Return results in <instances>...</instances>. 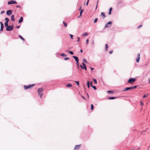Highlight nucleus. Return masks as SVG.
Wrapping results in <instances>:
<instances>
[{
    "label": "nucleus",
    "instance_id": "7",
    "mask_svg": "<svg viewBox=\"0 0 150 150\" xmlns=\"http://www.w3.org/2000/svg\"><path fill=\"white\" fill-rule=\"evenodd\" d=\"M82 64L83 66L80 65V66L81 67V68L83 69H84L85 70H86V64L83 62L82 63Z\"/></svg>",
    "mask_w": 150,
    "mask_h": 150
},
{
    "label": "nucleus",
    "instance_id": "46",
    "mask_svg": "<svg viewBox=\"0 0 150 150\" xmlns=\"http://www.w3.org/2000/svg\"><path fill=\"white\" fill-rule=\"evenodd\" d=\"M111 13V11H109L108 13V14L109 15H110Z\"/></svg>",
    "mask_w": 150,
    "mask_h": 150
},
{
    "label": "nucleus",
    "instance_id": "55",
    "mask_svg": "<svg viewBox=\"0 0 150 150\" xmlns=\"http://www.w3.org/2000/svg\"><path fill=\"white\" fill-rule=\"evenodd\" d=\"M87 85V86H88V88H90V85L89 84H88V85Z\"/></svg>",
    "mask_w": 150,
    "mask_h": 150
},
{
    "label": "nucleus",
    "instance_id": "2",
    "mask_svg": "<svg viewBox=\"0 0 150 150\" xmlns=\"http://www.w3.org/2000/svg\"><path fill=\"white\" fill-rule=\"evenodd\" d=\"M136 81V79L133 78H130L128 81L127 82L130 83L131 84H132Z\"/></svg>",
    "mask_w": 150,
    "mask_h": 150
},
{
    "label": "nucleus",
    "instance_id": "25",
    "mask_svg": "<svg viewBox=\"0 0 150 150\" xmlns=\"http://www.w3.org/2000/svg\"><path fill=\"white\" fill-rule=\"evenodd\" d=\"M5 21H6V22H8L9 21V20L8 18H5Z\"/></svg>",
    "mask_w": 150,
    "mask_h": 150
},
{
    "label": "nucleus",
    "instance_id": "19",
    "mask_svg": "<svg viewBox=\"0 0 150 150\" xmlns=\"http://www.w3.org/2000/svg\"><path fill=\"white\" fill-rule=\"evenodd\" d=\"M108 46L107 44H106L105 45V51H107L108 50Z\"/></svg>",
    "mask_w": 150,
    "mask_h": 150
},
{
    "label": "nucleus",
    "instance_id": "33",
    "mask_svg": "<svg viewBox=\"0 0 150 150\" xmlns=\"http://www.w3.org/2000/svg\"><path fill=\"white\" fill-rule=\"evenodd\" d=\"M69 36H70L71 39H73V35L71 34H69Z\"/></svg>",
    "mask_w": 150,
    "mask_h": 150
},
{
    "label": "nucleus",
    "instance_id": "62",
    "mask_svg": "<svg viewBox=\"0 0 150 150\" xmlns=\"http://www.w3.org/2000/svg\"><path fill=\"white\" fill-rule=\"evenodd\" d=\"M149 83H150V81H149Z\"/></svg>",
    "mask_w": 150,
    "mask_h": 150
},
{
    "label": "nucleus",
    "instance_id": "28",
    "mask_svg": "<svg viewBox=\"0 0 150 150\" xmlns=\"http://www.w3.org/2000/svg\"><path fill=\"white\" fill-rule=\"evenodd\" d=\"M4 25L1 26L0 28V31H2L4 28Z\"/></svg>",
    "mask_w": 150,
    "mask_h": 150
},
{
    "label": "nucleus",
    "instance_id": "37",
    "mask_svg": "<svg viewBox=\"0 0 150 150\" xmlns=\"http://www.w3.org/2000/svg\"><path fill=\"white\" fill-rule=\"evenodd\" d=\"M88 42H89V40H88V39L86 40V44H88Z\"/></svg>",
    "mask_w": 150,
    "mask_h": 150
},
{
    "label": "nucleus",
    "instance_id": "16",
    "mask_svg": "<svg viewBox=\"0 0 150 150\" xmlns=\"http://www.w3.org/2000/svg\"><path fill=\"white\" fill-rule=\"evenodd\" d=\"M101 15L102 16H103V18H105L106 17V16L105 15V13L103 12H102L101 13Z\"/></svg>",
    "mask_w": 150,
    "mask_h": 150
},
{
    "label": "nucleus",
    "instance_id": "52",
    "mask_svg": "<svg viewBox=\"0 0 150 150\" xmlns=\"http://www.w3.org/2000/svg\"><path fill=\"white\" fill-rule=\"evenodd\" d=\"M16 7L17 8H20V6H16Z\"/></svg>",
    "mask_w": 150,
    "mask_h": 150
},
{
    "label": "nucleus",
    "instance_id": "54",
    "mask_svg": "<svg viewBox=\"0 0 150 150\" xmlns=\"http://www.w3.org/2000/svg\"><path fill=\"white\" fill-rule=\"evenodd\" d=\"M94 41H93L92 42V45H94Z\"/></svg>",
    "mask_w": 150,
    "mask_h": 150
},
{
    "label": "nucleus",
    "instance_id": "11",
    "mask_svg": "<svg viewBox=\"0 0 150 150\" xmlns=\"http://www.w3.org/2000/svg\"><path fill=\"white\" fill-rule=\"evenodd\" d=\"M140 58V55L139 53H138L137 54V59H136V62H139V61Z\"/></svg>",
    "mask_w": 150,
    "mask_h": 150
},
{
    "label": "nucleus",
    "instance_id": "35",
    "mask_svg": "<svg viewBox=\"0 0 150 150\" xmlns=\"http://www.w3.org/2000/svg\"><path fill=\"white\" fill-rule=\"evenodd\" d=\"M75 82L76 83L77 85H79V81H75Z\"/></svg>",
    "mask_w": 150,
    "mask_h": 150
},
{
    "label": "nucleus",
    "instance_id": "1",
    "mask_svg": "<svg viewBox=\"0 0 150 150\" xmlns=\"http://www.w3.org/2000/svg\"><path fill=\"white\" fill-rule=\"evenodd\" d=\"M43 91V89L42 88H39L38 90V93L39 95L40 96V98H41L43 95L42 93H41Z\"/></svg>",
    "mask_w": 150,
    "mask_h": 150
},
{
    "label": "nucleus",
    "instance_id": "9",
    "mask_svg": "<svg viewBox=\"0 0 150 150\" xmlns=\"http://www.w3.org/2000/svg\"><path fill=\"white\" fill-rule=\"evenodd\" d=\"M12 13V11L11 10H9L6 11V14L8 16L11 15Z\"/></svg>",
    "mask_w": 150,
    "mask_h": 150
},
{
    "label": "nucleus",
    "instance_id": "47",
    "mask_svg": "<svg viewBox=\"0 0 150 150\" xmlns=\"http://www.w3.org/2000/svg\"><path fill=\"white\" fill-rule=\"evenodd\" d=\"M112 10V7H111L109 9V11H111Z\"/></svg>",
    "mask_w": 150,
    "mask_h": 150
},
{
    "label": "nucleus",
    "instance_id": "15",
    "mask_svg": "<svg viewBox=\"0 0 150 150\" xmlns=\"http://www.w3.org/2000/svg\"><path fill=\"white\" fill-rule=\"evenodd\" d=\"M15 16L13 15H11V20L12 21H15L14 19Z\"/></svg>",
    "mask_w": 150,
    "mask_h": 150
},
{
    "label": "nucleus",
    "instance_id": "32",
    "mask_svg": "<svg viewBox=\"0 0 150 150\" xmlns=\"http://www.w3.org/2000/svg\"><path fill=\"white\" fill-rule=\"evenodd\" d=\"M97 21H98V18H95V19L94 20V21L93 23H96L97 22Z\"/></svg>",
    "mask_w": 150,
    "mask_h": 150
},
{
    "label": "nucleus",
    "instance_id": "40",
    "mask_svg": "<svg viewBox=\"0 0 150 150\" xmlns=\"http://www.w3.org/2000/svg\"><path fill=\"white\" fill-rule=\"evenodd\" d=\"M89 0H88L87 1V2L86 3V5L88 6V3H89Z\"/></svg>",
    "mask_w": 150,
    "mask_h": 150
},
{
    "label": "nucleus",
    "instance_id": "5",
    "mask_svg": "<svg viewBox=\"0 0 150 150\" xmlns=\"http://www.w3.org/2000/svg\"><path fill=\"white\" fill-rule=\"evenodd\" d=\"M13 28V27L12 25H9L6 27V30L7 31H10Z\"/></svg>",
    "mask_w": 150,
    "mask_h": 150
},
{
    "label": "nucleus",
    "instance_id": "22",
    "mask_svg": "<svg viewBox=\"0 0 150 150\" xmlns=\"http://www.w3.org/2000/svg\"><path fill=\"white\" fill-rule=\"evenodd\" d=\"M19 37L23 41H24L25 40V39L21 35H19Z\"/></svg>",
    "mask_w": 150,
    "mask_h": 150
},
{
    "label": "nucleus",
    "instance_id": "60",
    "mask_svg": "<svg viewBox=\"0 0 150 150\" xmlns=\"http://www.w3.org/2000/svg\"><path fill=\"white\" fill-rule=\"evenodd\" d=\"M121 1H120V2H118V4H119L120 3H121Z\"/></svg>",
    "mask_w": 150,
    "mask_h": 150
},
{
    "label": "nucleus",
    "instance_id": "20",
    "mask_svg": "<svg viewBox=\"0 0 150 150\" xmlns=\"http://www.w3.org/2000/svg\"><path fill=\"white\" fill-rule=\"evenodd\" d=\"M63 23L65 27H67V24L64 21H63Z\"/></svg>",
    "mask_w": 150,
    "mask_h": 150
},
{
    "label": "nucleus",
    "instance_id": "4",
    "mask_svg": "<svg viewBox=\"0 0 150 150\" xmlns=\"http://www.w3.org/2000/svg\"><path fill=\"white\" fill-rule=\"evenodd\" d=\"M35 85L34 84L32 85H30L28 86L24 85V88L25 89H28L30 88Z\"/></svg>",
    "mask_w": 150,
    "mask_h": 150
},
{
    "label": "nucleus",
    "instance_id": "18",
    "mask_svg": "<svg viewBox=\"0 0 150 150\" xmlns=\"http://www.w3.org/2000/svg\"><path fill=\"white\" fill-rule=\"evenodd\" d=\"M116 98H117L116 97H110L108 98V99H110V100H113V99H115Z\"/></svg>",
    "mask_w": 150,
    "mask_h": 150
},
{
    "label": "nucleus",
    "instance_id": "42",
    "mask_svg": "<svg viewBox=\"0 0 150 150\" xmlns=\"http://www.w3.org/2000/svg\"><path fill=\"white\" fill-rule=\"evenodd\" d=\"M141 105L142 106L144 105V103L142 102L141 101H140Z\"/></svg>",
    "mask_w": 150,
    "mask_h": 150
},
{
    "label": "nucleus",
    "instance_id": "38",
    "mask_svg": "<svg viewBox=\"0 0 150 150\" xmlns=\"http://www.w3.org/2000/svg\"><path fill=\"white\" fill-rule=\"evenodd\" d=\"M69 59L68 57H65L64 58V59L65 60H67Z\"/></svg>",
    "mask_w": 150,
    "mask_h": 150
},
{
    "label": "nucleus",
    "instance_id": "57",
    "mask_svg": "<svg viewBox=\"0 0 150 150\" xmlns=\"http://www.w3.org/2000/svg\"><path fill=\"white\" fill-rule=\"evenodd\" d=\"M81 7L79 9V11H80V10H81Z\"/></svg>",
    "mask_w": 150,
    "mask_h": 150
},
{
    "label": "nucleus",
    "instance_id": "30",
    "mask_svg": "<svg viewBox=\"0 0 150 150\" xmlns=\"http://www.w3.org/2000/svg\"><path fill=\"white\" fill-rule=\"evenodd\" d=\"M94 108V106L93 104H92L91 105V110H93V109Z\"/></svg>",
    "mask_w": 150,
    "mask_h": 150
},
{
    "label": "nucleus",
    "instance_id": "44",
    "mask_svg": "<svg viewBox=\"0 0 150 150\" xmlns=\"http://www.w3.org/2000/svg\"><path fill=\"white\" fill-rule=\"evenodd\" d=\"M113 52V51H109V53L110 54H111Z\"/></svg>",
    "mask_w": 150,
    "mask_h": 150
},
{
    "label": "nucleus",
    "instance_id": "6",
    "mask_svg": "<svg viewBox=\"0 0 150 150\" xmlns=\"http://www.w3.org/2000/svg\"><path fill=\"white\" fill-rule=\"evenodd\" d=\"M112 23V22L110 21L108 22L105 25V28H109L111 26V25Z\"/></svg>",
    "mask_w": 150,
    "mask_h": 150
},
{
    "label": "nucleus",
    "instance_id": "53",
    "mask_svg": "<svg viewBox=\"0 0 150 150\" xmlns=\"http://www.w3.org/2000/svg\"><path fill=\"white\" fill-rule=\"evenodd\" d=\"M79 39H80L79 38H78V40H77V42H79Z\"/></svg>",
    "mask_w": 150,
    "mask_h": 150
},
{
    "label": "nucleus",
    "instance_id": "56",
    "mask_svg": "<svg viewBox=\"0 0 150 150\" xmlns=\"http://www.w3.org/2000/svg\"><path fill=\"white\" fill-rule=\"evenodd\" d=\"M80 52L81 53H82L83 52V50L82 49L81 50H80Z\"/></svg>",
    "mask_w": 150,
    "mask_h": 150
},
{
    "label": "nucleus",
    "instance_id": "8",
    "mask_svg": "<svg viewBox=\"0 0 150 150\" xmlns=\"http://www.w3.org/2000/svg\"><path fill=\"white\" fill-rule=\"evenodd\" d=\"M17 4V2L15 1H9L8 2V5H10L11 4Z\"/></svg>",
    "mask_w": 150,
    "mask_h": 150
},
{
    "label": "nucleus",
    "instance_id": "12",
    "mask_svg": "<svg viewBox=\"0 0 150 150\" xmlns=\"http://www.w3.org/2000/svg\"><path fill=\"white\" fill-rule=\"evenodd\" d=\"M93 82L92 81L90 82V86L92 88H93L94 90H96L97 88L95 86H94L92 85Z\"/></svg>",
    "mask_w": 150,
    "mask_h": 150
},
{
    "label": "nucleus",
    "instance_id": "29",
    "mask_svg": "<svg viewBox=\"0 0 150 150\" xmlns=\"http://www.w3.org/2000/svg\"><path fill=\"white\" fill-rule=\"evenodd\" d=\"M107 92L108 93H114V92L112 91H107Z\"/></svg>",
    "mask_w": 150,
    "mask_h": 150
},
{
    "label": "nucleus",
    "instance_id": "34",
    "mask_svg": "<svg viewBox=\"0 0 150 150\" xmlns=\"http://www.w3.org/2000/svg\"><path fill=\"white\" fill-rule=\"evenodd\" d=\"M83 61L85 63H87L86 60V59H83Z\"/></svg>",
    "mask_w": 150,
    "mask_h": 150
},
{
    "label": "nucleus",
    "instance_id": "43",
    "mask_svg": "<svg viewBox=\"0 0 150 150\" xmlns=\"http://www.w3.org/2000/svg\"><path fill=\"white\" fill-rule=\"evenodd\" d=\"M98 1H97V4H96V9L97 8V4H98Z\"/></svg>",
    "mask_w": 150,
    "mask_h": 150
},
{
    "label": "nucleus",
    "instance_id": "23",
    "mask_svg": "<svg viewBox=\"0 0 150 150\" xmlns=\"http://www.w3.org/2000/svg\"><path fill=\"white\" fill-rule=\"evenodd\" d=\"M93 82H94L95 83V84L97 83V81H96V80L95 79H94V78L93 79Z\"/></svg>",
    "mask_w": 150,
    "mask_h": 150
},
{
    "label": "nucleus",
    "instance_id": "59",
    "mask_svg": "<svg viewBox=\"0 0 150 150\" xmlns=\"http://www.w3.org/2000/svg\"><path fill=\"white\" fill-rule=\"evenodd\" d=\"M87 95L88 97V98H89V96H88V95L87 94Z\"/></svg>",
    "mask_w": 150,
    "mask_h": 150
},
{
    "label": "nucleus",
    "instance_id": "58",
    "mask_svg": "<svg viewBox=\"0 0 150 150\" xmlns=\"http://www.w3.org/2000/svg\"><path fill=\"white\" fill-rule=\"evenodd\" d=\"M82 97L84 99H85V98L83 96H82Z\"/></svg>",
    "mask_w": 150,
    "mask_h": 150
},
{
    "label": "nucleus",
    "instance_id": "48",
    "mask_svg": "<svg viewBox=\"0 0 150 150\" xmlns=\"http://www.w3.org/2000/svg\"><path fill=\"white\" fill-rule=\"evenodd\" d=\"M20 26H17L16 27V28H20Z\"/></svg>",
    "mask_w": 150,
    "mask_h": 150
},
{
    "label": "nucleus",
    "instance_id": "61",
    "mask_svg": "<svg viewBox=\"0 0 150 150\" xmlns=\"http://www.w3.org/2000/svg\"><path fill=\"white\" fill-rule=\"evenodd\" d=\"M80 16V15L78 16V18H79Z\"/></svg>",
    "mask_w": 150,
    "mask_h": 150
},
{
    "label": "nucleus",
    "instance_id": "3",
    "mask_svg": "<svg viewBox=\"0 0 150 150\" xmlns=\"http://www.w3.org/2000/svg\"><path fill=\"white\" fill-rule=\"evenodd\" d=\"M73 58L75 59V60L76 61V63L77 64L78 66V68L79 67V59L76 56H72Z\"/></svg>",
    "mask_w": 150,
    "mask_h": 150
},
{
    "label": "nucleus",
    "instance_id": "50",
    "mask_svg": "<svg viewBox=\"0 0 150 150\" xmlns=\"http://www.w3.org/2000/svg\"><path fill=\"white\" fill-rule=\"evenodd\" d=\"M90 68L91 69V71H92L94 69V68H92L91 67H90Z\"/></svg>",
    "mask_w": 150,
    "mask_h": 150
},
{
    "label": "nucleus",
    "instance_id": "21",
    "mask_svg": "<svg viewBox=\"0 0 150 150\" xmlns=\"http://www.w3.org/2000/svg\"><path fill=\"white\" fill-rule=\"evenodd\" d=\"M72 86V85L71 84V83H68V84H67V85H66V86L68 87H71Z\"/></svg>",
    "mask_w": 150,
    "mask_h": 150
},
{
    "label": "nucleus",
    "instance_id": "26",
    "mask_svg": "<svg viewBox=\"0 0 150 150\" xmlns=\"http://www.w3.org/2000/svg\"><path fill=\"white\" fill-rule=\"evenodd\" d=\"M137 86H131L132 88V89L135 88H136L137 87Z\"/></svg>",
    "mask_w": 150,
    "mask_h": 150
},
{
    "label": "nucleus",
    "instance_id": "49",
    "mask_svg": "<svg viewBox=\"0 0 150 150\" xmlns=\"http://www.w3.org/2000/svg\"><path fill=\"white\" fill-rule=\"evenodd\" d=\"M90 83L89 81H88L87 82V85H88V84H89L90 85Z\"/></svg>",
    "mask_w": 150,
    "mask_h": 150
},
{
    "label": "nucleus",
    "instance_id": "31",
    "mask_svg": "<svg viewBox=\"0 0 150 150\" xmlns=\"http://www.w3.org/2000/svg\"><path fill=\"white\" fill-rule=\"evenodd\" d=\"M61 56L62 57H63L64 56H66V54H64V53H62V54H61Z\"/></svg>",
    "mask_w": 150,
    "mask_h": 150
},
{
    "label": "nucleus",
    "instance_id": "24",
    "mask_svg": "<svg viewBox=\"0 0 150 150\" xmlns=\"http://www.w3.org/2000/svg\"><path fill=\"white\" fill-rule=\"evenodd\" d=\"M8 22H5L4 23L5 26L6 27H7L9 25H8Z\"/></svg>",
    "mask_w": 150,
    "mask_h": 150
},
{
    "label": "nucleus",
    "instance_id": "17",
    "mask_svg": "<svg viewBox=\"0 0 150 150\" xmlns=\"http://www.w3.org/2000/svg\"><path fill=\"white\" fill-rule=\"evenodd\" d=\"M66 51H67L68 53H69L71 55H73L74 54L73 52L72 51H69L67 50H66Z\"/></svg>",
    "mask_w": 150,
    "mask_h": 150
},
{
    "label": "nucleus",
    "instance_id": "13",
    "mask_svg": "<svg viewBox=\"0 0 150 150\" xmlns=\"http://www.w3.org/2000/svg\"><path fill=\"white\" fill-rule=\"evenodd\" d=\"M132 88L131 87H127V88H125V89L124 90H123V91H127L129 90H132Z\"/></svg>",
    "mask_w": 150,
    "mask_h": 150
},
{
    "label": "nucleus",
    "instance_id": "41",
    "mask_svg": "<svg viewBox=\"0 0 150 150\" xmlns=\"http://www.w3.org/2000/svg\"><path fill=\"white\" fill-rule=\"evenodd\" d=\"M147 95H144L143 96V98H145L146 97H147Z\"/></svg>",
    "mask_w": 150,
    "mask_h": 150
},
{
    "label": "nucleus",
    "instance_id": "27",
    "mask_svg": "<svg viewBox=\"0 0 150 150\" xmlns=\"http://www.w3.org/2000/svg\"><path fill=\"white\" fill-rule=\"evenodd\" d=\"M88 35V33H85L83 34L82 35L83 36H86Z\"/></svg>",
    "mask_w": 150,
    "mask_h": 150
},
{
    "label": "nucleus",
    "instance_id": "10",
    "mask_svg": "<svg viewBox=\"0 0 150 150\" xmlns=\"http://www.w3.org/2000/svg\"><path fill=\"white\" fill-rule=\"evenodd\" d=\"M81 146V144H79V145H76L74 149V150H78L80 147V146Z\"/></svg>",
    "mask_w": 150,
    "mask_h": 150
},
{
    "label": "nucleus",
    "instance_id": "51",
    "mask_svg": "<svg viewBox=\"0 0 150 150\" xmlns=\"http://www.w3.org/2000/svg\"><path fill=\"white\" fill-rule=\"evenodd\" d=\"M142 25H140L139 27H138V28H139L140 27H141L142 26Z\"/></svg>",
    "mask_w": 150,
    "mask_h": 150
},
{
    "label": "nucleus",
    "instance_id": "45",
    "mask_svg": "<svg viewBox=\"0 0 150 150\" xmlns=\"http://www.w3.org/2000/svg\"><path fill=\"white\" fill-rule=\"evenodd\" d=\"M4 11H1V14H3L4 12Z\"/></svg>",
    "mask_w": 150,
    "mask_h": 150
},
{
    "label": "nucleus",
    "instance_id": "39",
    "mask_svg": "<svg viewBox=\"0 0 150 150\" xmlns=\"http://www.w3.org/2000/svg\"><path fill=\"white\" fill-rule=\"evenodd\" d=\"M0 24H1V26H3V25H4V24H3L2 22H0Z\"/></svg>",
    "mask_w": 150,
    "mask_h": 150
},
{
    "label": "nucleus",
    "instance_id": "36",
    "mask_svg": "<svg viewBox=\"0 0 150 150\" xmlns=\"http://www.w3.org/2000/svg\"><path fill=\"white\" fill-rule=\"evenodd\" d=\"M83 10H81L80 12V16H81V14H82V12H83Z\"/></svg>",
    "mask_w": 150,
    "mask_h": 150
},
{
    "label": "nucleus",
    "instance_id": "14",
    "mask_svg": "<svg viewBox=\"0 0 150 150\" xmlns=\"http://www.w3.org/2000/svg\"><path fill=\"white\" fill-rule=\"evenodd\" d=\"M23 17H21L20 18V19L18 21V23H21L23 21Z\"/></svg>",
    "mask_w": 150,
    "mask_h": 150
}]
</instances>
